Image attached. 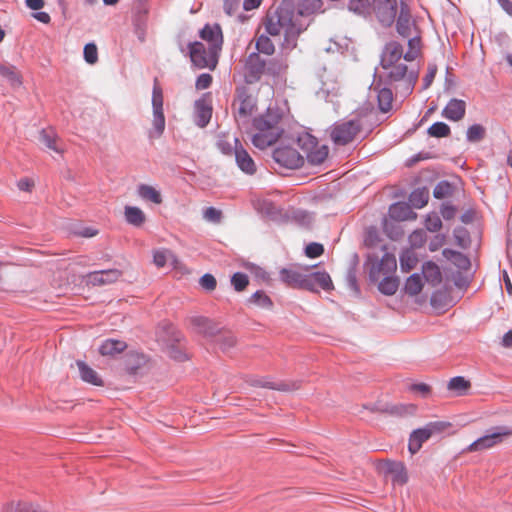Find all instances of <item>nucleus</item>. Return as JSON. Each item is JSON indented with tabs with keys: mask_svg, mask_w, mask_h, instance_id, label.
Masks as SVG:
<instances>
[{
	"mask_svg": "<svg viewBox=\"0 0 512 512\" xmlns=\"http://www.w3.org/2000/svg\"><path fill=\"white\" fill-rule=\"evenodd\" d=\"M389 217L395 221L415 220L417 214L404 202L394 203L389 208Z\"/></svg>",
	"mask_w": 512,
	"mask_h": 512,
	"instance_id": "nucleus-21",
	"label": "nucleus"
},
{
	"mask_svg": "<svg viewBox=\"0 0 512 512\" xmlns=\"http://www.w3.org/2000/svg\"><path fill=\"white\" fill-rule=\"evenodd\" d=\"M455 213V208L449 205L443 206L441 209V215L447 220L452 219L455 216Z\"/></svg>",
	"mask_w": 512,
	"mask_h": 512,
	"instance_id": "nucleus-64",
	"label": "nucleus"
},
{
	"mask_svg": "<svg viewBox=\"0 0 512 512\" xmlns=\"http://www.w3.org/2000/svg\"><path fill=\"white\" fill-rule=\"evenodd\" d=\"M188 322L194 332L205 337L212 336L216 330L213 322L203 316H192L188 319Z\"/></svg>",
	"mask_w": 512,
	"mask_h": 512,
	"instance_id": "nucleus-23",
	"label": "nucleus"
},
{
	"mask_svg": "<svg viewBox=\"0 0 512 512\" xmlns=\"http://www.w3.org/2000/svg\"><path fill=\"white\" fill-rule=\"evenodd\" d=\"M450 132V127L444 122H436L428 128V134L435 138L447 137Z\"/></svg>",
	"mask_w": 512,
	"mask_h": 512,
	"instance_id": "nucleus-42",
	"label": "nucleus"
},
{
	"mask_svg": "<svg viewBox=\"0 0 512 512\" xmlns=\"http://www.w3.org/2000/svg\"><path fill=\"white\" fill-rule=\"evenodd\" d=\"M250 384L254 387L267 388L272 390L291 392L298 390L301 387V381H289L274 383L268 378H257L251 380Z\"/></svg>",
	"mask_w": 512,
	"mask_h": 512,
	"instance_id": "nucleus-16",
	"label": "nucleus"
},
{
	"mask_svg": "<svg viewBox=\"0 0 512 512\" xmlns=\"http://www.w3.org/2000/svg\"><path fill=\"white\" fill-rule=\"evenodd\" d=\"M281 115L277 111L268 109L267 112L253 121L256 130L252 136V143L259 149L273 145L283 133Z\"/></svg>",
	"mask_w": 512,
	"mask_h": 512,
	"instance_id": "nucleus-3",
	"label": "nucleus"
},
{
	"mask_svg": "<svg viewBox=\"0 0 512 512\" xmlns=\"http://www.w3.org/2000/svg\"><path fill=\"white\" fill-rule=\"evenodd\" d=\"M298 145L301 147L304 157L312 165L323 163L328 156V147L326 145H319L317 139L310 134L300 136L298 138Z\"/></svg>",
	"mask_w": 512,
	"mask_h": 512,
	"instance_id": "nucleus-7",
	"label": "nucleus"
},
{
	"mask_svg": "<svg viewBox=\"0 0 512 512\" xmlns=\"http://www.w3.org/2000/svg\"><path fill=\"white\" fill-rule=\"evenodd\" d=\"M418 264V257L412 250H406L400 255V267L403 272H409Z\"/></svg>",
	"mask_w": 512,
	"mask_h": 512,
	"instance_id": "nucleus-35",
	"label": "nucleus"
},
{
	"mask_svg": "<svg viewBox=\"0 0 512 512\" xmlns=\"http://www.w3.org/2000/svg\"><path fill=\"white\" fill-rule=\"evenodd\" d=\"M153 263L158 268L165 267L170 263L173 267H178L179 260L169 249H156L153 251Z\"/></svg>",
	"mask_w": 512,
	"mask_h": 512,
	"instance_id": "nucleus-25",
	"label": "nucleus"
},
{
	"mask_svg": "<svg viewBox=\"0 0 512 512\" xmlns=\"http://www.w3.org/2000/svg\"><path fill=\"white\" fill-rule=\"evenodd\" d=\"M396 29L399 35L408 39V50L405 52L404 60L415 61L421 55V37L409 12L403 6L397 19Z\"/></svg>",
	"mask_w": 512,
	"mask_h": 512,
	"instance_id": "nucleus-4",
	"label": "nucleus"
},
{
	"mask_svg": "<svg viewBox=\"0 0 512 512\" xmlns=\"http://www.w3.org/2000/svg\"><path fill=\"white\" fill-rule=\"evenodd\" d=\"M434 197L437 199H443L450 194V185L447 182L439 183L434 191Z\"/></svg>",
	"mask_w": 512,
	"mask_h": 512,
	"instance_id": "nucleus-55",
	"label": "nucleus"
},
{
	"mask_svg": "<svg viewBox=\"0 0 512 512\" xmlns=\"http://www.w3.org/2000/svg\"><path fill=\"white\" fill-rule=\"evenodd\" d=\"M26 6L31 10L38 11L44 7V0H25Z\"/></svg>",
	"mask_w": 512,
	"mask_h": 512,
	"instance_id": "nucleus-63",
	"label": "nucleus"
},
{
	"mask_svg": "<svg viewBox=\"0 0 512 512\" xmlns=\"http://www.w3.org/2000/svg\"><path fill=\"white\" fill-rule=\"evenodd\" d=\"M165 129V116L163 110L153 111V130L150 132V137H160Z\"/></svg>",
	"mask_w": 512,
	"mask_h": 512,
	"instance_id": "nucleus-37",
	"label": "nucleus"
},
{
	"mask_svg": "<svg viewBox=\"0 0 512 512\" xmlns=\"http://www.w3.org/2000/svg\"><path fill=\"white\" fill-rule=\"evenodd\" d=\"M362 124L358 119L342 120L329 129V136L335 145L344 146L353 142L361 132Z\"/></svg>",
	"mask_w": 512,
	"mask_h": 512,
	"instance_id": "nucleus-5",
	"label": "nucleus"
},
{
	"mask_svg": "<svg viewBox=\"0 0 512 512\" xmlns=\"http://www.w3.org/2000/svg\"><path fill=\"white\" fill-rule=\"evenodd\" d=\"M274 160L283 167L297 169L304 163V155L290 146L277 147L273 152Z\"/></svg>",
	"mask_w": 512,
	"mask_h": 512,
	"instance_id": "nucleus-10",
	"label": "nucleus"
},
{
	"mask_svg": "<svg viewBox=\"0 0 512 512\" xmlns=\"http://www.w3.org/2000/svg\"><path fill=\"white\" fill-rule=\"evenodd\" d=\"M510 435H512V430H510L506 427L497 428V431H495L491 434L485 435L483 437H480L479 439H477L476 441L471 443L465 449V451L466 452H477V451H483L486 449H490V448L494 447L495 445L501 443L504 440V438H506Z\"/></svg>",
	"mask_w": 512,
	"mask_h": 512,
	"instance_id": "nucleus-9",
	"label": "nucleus"
},
{
	"mask_svg": "<svg viewBox=\"0 0 512 512\" xmlns=\"http://www.w3.org/2000/svg\"><path fill=\"white\" fill-rule=\"evenodd\" d=\"M307 282L310 287H306V290L316 291L317 287L322 288L325 291H330L334 288L331 277L326 272H313L307 274Z\"/></svg>",
	"mask_w": 512,
	"mask_h": 512,
	"instance_id": "nucleus-19",
	"label": "nucleus"
},
{
	"mask_svg": "<svg viewBox=\"0 0 512 512\" xmlns=\"http://www.w3.org/2000/svg\"><path fill=\"white\" fill-rule=\"evenodd\" d=\"M442 227V221L436 213L428 214L425 219V228L430 232H437Z\"/></svg>",
	"mask_w": 512,
	"mask_h": 512,
	"instance_id": "nucleus-47",
	"label": "nucleus"
},
{
	"mask_svg": "<svg viewBox=\"0 0 512 512\" xmlns=\"http://www.w3.org/2000/svg\"><path fill=\"white\" fill-rule=\"evenodd\" d=\"M122 276L118 269L95 271L87 275L88 283L93 285H106L116 282Z\"/></svg>",
	"mask_w": 512,
	"mask_h": 512,
	"instance_id": "nucleus-17",
	"label": "nucleus"
},
{
	"mask_svg": "<svg viewBox=\"0 0 512 512\" xmlns=\"http://www.w3.org/2000/svg\"><path fill=\"white\" fill-rule=\"evenodd\" d=\"M17 186L22 191L30 192L34 186V182L29 178H22L18 181Z\"/></svg>",
	"mask_w": 512,
	"mask_h": 512,
	"instance_id": "nucleus-62",
	"label": "nucleus"
},
{
	"mask_svg": "<svg viewBox=\"0 0 512 512\" xmlns=\"http://www.w3.org/2000/svg\"><path fill=\"white\" fill-rule=\"evenodd\" d=\"M240 0H225L224 1V11L227 15L232 16L239 9Z\"/></svg>",
	"mask_w": 512,
	"mask_h": 512,
	"instance_id": "nucleus-60",
	"label": "nucleus"
},
{
	"mask_svg": "<svg viewBox=\"0 0 512 512\" xmlns=\"http://www.w3.org/2000/svg\"><path fill=\"white\" fill-rule=\"evenodd\" d=\"M235 117L238 122H246L256 110V99L246 91H240L235 102Z\"/></svg>",
	"mask_w": 512,
	"mask_h": 512,
	"instance_id": "nucleus-12",
	"label": "nucleus"
},
{
	"mask_svg": "<svg viewBox=\"0 0 512 512\" xmlns=\"http://www.w3.org/2000/svg\"><path fill=\"white\" fill-rule=\"evenodd\" d=\"M449 426L445 422H430L423 428L414 430L409 438L408 449L411 454H415L420 450L423 443L426 442L434 434L443 432Z\"/></svg>",
	"mask_w": 512,
	"mask_h": 512,
	"instance_id": "nucleus-8",
	"label": "nucleus"
},
{
	"mask_svg": "<svg viewBox=\"0 0 512 512\" xmlns=\"http://www.w3.org/2000/svg\"><path fill=\"white\" fill-rule=\"evenodd\" d=\"M126 347L127 345L123 341L108 339L102 343L99 348V352L104 356H113L124 351Z\"/></svg>",
	"mask_w": 512,
	"mask_h": 512,
	"instance_id": "nucleus-30",
	"label": "nucleus"
},
{
	"mask_svg": "<svg viewBox=\"0 0 512 512\" xmlns=\"http://www.w3.org/2000/svg\"><path fill=\"white\" fill-rule=\"evenodd\" d=\"M211 115H212V109L211 107L206 104L205 101H198L196 102V124L199 126V127H205L210 119H211Z\"/></svg>",
	"mask_w": 512,
	"mask_h": 512,
	"instance_id": "nucleus-32",
	"label": "nucleus"
},
{
	"mask_svg": "<svg viewBox=\"0 0 512 512\" xmlns=\"http://www.w3.org/2000/svg\"><path fill=\"white\" fill-rule=\"evenodd\" d=\"M231 283L236 291L241 292L248 286L249 279L246 274L237 272L232 276Z\"/></svg>",
	"mask_w": 512,
	"mask_h": 512,
	"instance_id": "nucleus-46",
	"label": "nucleus"
},
{
	"mask_svg": "<svg viewBox=\"0 0 512 512\" xmlns=\"http://www.w3.org/2000/svg\"><path fill=\"white\" fill-rule=\"evenodd\" d=\"M422 273L428 283L437 286L442 281L440 268L433 262H426L422 266Z\"/></svg>",
	"mask_w": 512,
	"mask_h": 512,
	"instance_id": "nucleus-27",
	"label": "nucleus"
},
{
	"mask_svg": "<svg viewBox=\"0 0 512 512\" xmlns=\"http://www.w3.org/2000/svg\"><path fill=\"white\" fill-rule=\"evenodd\" d=\"M256 49L260 53H263V54H266V55H272L274 53V51H275L274 44L272 43L270 38L265 36V35H260L256 39Z\"/></svg>",
	"mask_w": 512,
	"mask_h": 512,
	"instance_id": "nucleus-43",
	"label": "nucleus"
},
{
	"mask_svg": "<svg viewBox=\"0 0 512 512\" xmlns=\"http://www.w3.org/2000/svg\"><path fill=\"white\" fill-rule=\"evenodd\" d=\"M281 280L286 283L288 286L293 288H303L310 287L307 282V274H303L296 269H283L280 272Z\"/></svg>",
	"mask_w": 512,
	"mask_h": 512,
	"instance_id": "nucleus-18",
	"label": "nucleus"
},
{
	"mask_svg": "<svg viewBox=\"0 0 512 512\" xmlns=\"http://www.w3.org/2000/svg\"><path fill=\"white\" fill-rule=\"evenodd\" d=\"M324 248L322 244L310 243L306 246L305 253L310 258H316L323 254Z\"/></svg>",
	"mask_w": 512,
	"mask_h": 512,
	"instance_id": "nucleus-52",
	"label": "nucleus"
},
{
	"mask_svg": "<svg viewBox=\"0 0 512 512\" xmlns=\"http://www.w3.org/2000/svg\"><path fill=\"white\" fill-rule=\"evenodd\" d=\"M373 9L379 21L385 26H390L397 14V1L373 0Z\"/></svg>",
	"mask_w": 512,
	"mask_h": 512,
	"instance_id": "nucleus-13",
	"label": "nucleus"
},
{
	"mask_svg": "<svg viewBox=\"0 0 512 512\" xmlns=\"http://www.w3.org/2000/svg\"><path fill=\"white\" fill-rule=\"evenodd\" d=\"M125 218L129 224L137 227L141 226L146 220L144 212L134 206L125 207Z\"/></svg>",
	"mask_w": 512,
	"mask_h": 512,
	"instance_id": "nucleus-33",
	"label": "nucleus"
},
{
	"mask_svg": "<svg viewBox=\"0 0 512 512\" xmlns=\"http://www.w3.org/2000/svg\"><path fill=\"white\" fill-rule=\"evenodd\" d=\"M138 195L146 200L150 201L154 204H161L162 203V196L160 191H158L153 186L147 185V184H141L138 186Z\"/></svg>",
	"mask_w": 512,
	"mask_h": 512,
	"instance_id": "nucleus-31",
	"label": "nucleus"
},
{
	"mask_svg": "<svg viewBox=\"0 0 512 512\" xmlns=\"http://www.w3.org/2000/svg\"><path fill=\"white\" fill-rule=\"evenodd\" d=\"M40 142L50 150L61 153L62 149L58 145V139L52 130L43 129L39 136Z\"/></svg>",
	"mask_w": 512,
	"mask_h": 512,
	"instance_id": "nucleus-34",
	"label": "nucleus"
},
{
	"mask_svg": "<svg viewBox=\"0 0 512 512\" xmlns=\"http://www.w3.org/2000/svg\"><path fill=\"white\" fill-rule=\"evenodd\" d=\"M200 38L207 43V47L214 51H221L223 44V35L218 25H205L200 31Z\"/></svg>",
	"mask_w": 512,
	"mask_h": 512,
	"instance_id": "nucleus-15",
	"label": "nucleus"
},
{
	"mask_svg": "<svg viewBox=\"0 0 512 512\" xmlns=\"http://www.w3.org/2000/svg\"><path fill=\"white\" fill-rule=\"evenodd\" d=\"M423 288V282L419 274H413L406 280L404 290L410 296L418 295Z\"/></svg>",
	"mask_w": 512,
	"mask_h": 512,
	"instance_id": "nucleus-36",
	"label": "nucleus"
},
{
	"mask_svg": "<svg viewBox=\"0 0 512 512\" xmlns=\"http://www.w3.org/2000/svg\"><path fill=\"white\" fill-rule=\"evenodd\" d=\"M403 47L393 41L385 46L381 58V66L391 82L406 80L410 85L416 83L419 70L414 61L404 60Z\"/></svg>",
	"mask_w": 512,
	"mask_h": 512,
	"instance_id": "nucleus-2",
	"label": "nucleus"
},
{
	"mask_svg": "<svg viewBox=\"0 0 512 512\" xmlns=\"http://www.w3.org/2000/svg\"><path fill=\"white\" fill-rule=\"evenodd\" d=\"M377 467L381 473L390 476L395 484L404 485L408 481L407 470L402 462L383 460Z\"/></svg>",
	"mask_w": 512,
	"mask_h": 512,
	"instance_id": "nucleus-11",
	"label": "nucleus"
},
{
	"mask_svg": "<svg viewBox=\"0 0 512 512\" xmlns=\"http://www.w3.org/2000/svg\"><path fill=\"white\" fill-rule=\"evenodd\" d=\"M236 338L232 334H225L219 339V346L223 351H228L236 345Z\"/></svg>",
	"mask_w": 512,
	"mask_h": 512,
	"instance_id": "nucleus-51",
	"label": "nucleus"
},
{
	"mask_svg": "<svg viewBox=\"0 0 512 512\" xmlns=\"http://www.w3.org/2000/svg\"><path fill=\"white\" fill-rule=\"evenodd\" d=\"M212 83V76L208 73L201 74L196 80V88L198 90L207 89Z\"/></svg>",
	"mask_w": 512,
	"mask_h": 512,
	"instance_id": "nucleus-58",
	"label": "nucleus"
},
{
	"mask_svg": "<svg viewBox=\"0 0 512 512\" xmlns=\"http://www.w3.org/2000/svg\"><path fill=\"white\" fill-rule=\"evenodd\" d=\"M152 105L154 110H163V93L161 87L155 81L152 95Z\"/></svg>",
	"mask_w": 512,
	"mask_h": 512,
	"instance_id": "nucleus-49",
	"label": "nucleus"
},
{
	"mask_svg": "<svg viewBox=\"0 0 512 512\" xmlns=\"http://www.w3.org/2000/svg\"><path fill=\"white\" fill-rule=\"evenodd\" d=\"M0 75L5 78L12 87H20L22 85V76L13 65L0 64Z\"/></svg>",
	"mask_w": 512,
	"mask_h": 512,
	"instance_id": "nucleus-28",
	"label": "nucleus"
},
{
	"mask_svg": "<svg viewBox=\"0 0 512 512\" xmlns=\"http://www.w3.org/2000/svg\"><path fill=\"white\" fill-rule=\"evenodd\" d=\"M84 58L87 63L95 64L98 60V50L94 43H88L84 47Z\"/></svg>",
	"mask_w": 512,
	"mask_h": 512,
	"instance_id": "nucleus-50",
	"label": "nucleus"
},
{
	"mask_svg": "<svg viewBox=\"0 0 512 512\" xmlns=\"http://www.w3.org/2000/svg\"><path fill=\"white\" fill-rule=\"evenodd\" d=\"M286 70L287 64L282 59L273 58L266 62L265 75L280 78L286 73Z\"/></svg>",
	"mask_w": 512,
	"mask_h": 512,
	"instance_id": "nucleus-29",
	"label": "nucleus"
},
{
	"mask_svg": "<svg viewBox=\"0 0 512 512\" xmlns=\"http://www.w3.org/2000/svg\"><path fill=\"white\" fill-rule=\"evenodd\" d=\"M436 73H437V66L434 65V64H430L428 66V70H427V73L423 79V87L425 89H427L428 87H430V85L432 84L435 76H436Z\"/></svg>",
	"mask_w": 512,
	"mask_h": 512,
	"instance_id": "nucleus-57",
	"label": "nucleus"
},
{
	"mask_svg": "<svg viewBox=\"0 0 512 512\" xmlns=\"http://www.w3.org/2000/svg\"><path fill=\"white\" fill-rule=\"evenodd\" d=\"M443 253L445 256H448V254H450L454 258V260L457 261L458 266H460L462 268H465L466 265L469 263L468 259L466 257H464L459 252H455V251H451V250H444Z\"/></svg>",
	"mask_w": 512,
	"mask_h": 512,
	"instance_id": "nucleus-61",
	"label": "nucleus"
},
{
	"mask_svg": "<svg viewBox=\"0 0 512 512\" xmlns=\"http://www.w3.org/2000/svg\"><path fill=\"white\" fill-rule=\"evenodd\" d=\"M200 285L208 291H213L216 288L217 282L213 275L205 274L200 279Z\"/></svg>",
	"mask_w": 512,
	"mask_h": 512,
	"instance_id": "nucleus-56",
	"label": "nucleus"
},
{
	"mask_svg": "<svg viewBox=\"0 0 512 512\" xmlns=\"http://www.w3.org/2000/svg\"><path fill=\"white\" fill-rule=\"evenodd\" d=\"M409 240H410V243L412 246L414 247H421L425 241H426V237H425V233L423 230H416L414 231L410 237H409Z\"/></svg>",
	"mask_w": 512,
	"mask_h": 512,
	"instance_id": "nucleus-54",
	"label": "nucleus"
},
{
	"mask_svg": "<svg viewBox=\"0 0 512 512\" xmlns=\"http://www.w3.org/2000/svg\"><path fill=\"white\" fill-rule=\"evenodd\" d=\"M379 108L382 112H388L392 107L393 94L390 89L383 88L379 90L378 95Z\"/></svg>",
	"mask_w": 512,
	"mask_h": 512,
	"instance_id": "nucleus-39",
	"label": "nucleus"
},
{
	"mask_svg": "<svg viewBox=\"0 0 512 512\" xmlns=\"http://www.w3.org/2000/svg\"><path fill=\"white\" fill-rule=\"evenodd\" d=\"M76 364L79 369L80 377L83 381L93 384L95 386H103L102 379L99 377V375L94 369L89 367L83 361H77Z\"/></svg>",
	"mask_w": 512,
	"mask_h": 512,
	"instance_id": "nucleus-26",
	"label": "nucleus"
},
{
	"mask_svg": "<svg viewBox=\"0 0 512 512\" xmlns=\"http://www.w3.org/2000/svg\"><path fill=\"white\" fill-rule=\"evenodd\" d=\"M249 302L254 304L260 308L271 309L273 306V302L270 297L265 294L263 291L255 292L250 298Z\"/></svg>",
	"mask_w": 512,
	"mask_h": 512,
	"instance_id": "nucleus-41",
	"label": "nucleus"
},
{
	"mask_svg": "<svg viewBox=\"0 0 512 512\" xmlns=\"http://www.w3.org/2000/svg\"><path fill=\"white\" fill-rule=\"evenodd\" d=\"M467 140L470 142H478L485 136V128L480 124L470 126L466 133Z\"/></svg>",
	"mask_w": 512,
	"mask_h": 512,
	"instance_id": "nucleus-45",
	"label": "nucleus"
},
{
	"mask_svg": "<svg viewBox=\"0 0 512 512\" xmlns=\"http://www.w3.org/2000/svg\"><path fill=\"white\" fill-rule=\"evenodd\" d=\"M349 9L358 14H366L370 11L369 0H350Z\"/></svg>",
	"mask_w": 512,
	"mask_h": 512,
	"instance_id": "nucleus-48",
	"label": "nucleus"
},
{
	"mask_svg": "<svg viewBox=\"0 0 512 512\" xmlns=\"http://www.w3.org/2000/svg\"><path fill=\"white\" fill-rule=\"evenodd\" d=\"M466 103L460 99H451L442 111L443 117L450 121H459L465 116Z\"/></svg>",
	"mask_w": 512,
	"mask_h": 512,
	"instance_id": "nucleus-20",
	"label": "nucleus"
},
{
	"mask_svg": "<svg viewBox=\"0 0 512 512\" xmlns=\"http://www.w3.org/2000/svg\"><path fill=\"white\" fill-rule=\"evenodd\" d=\"M266 62L260 58L257 53H252L246 60V69L249 72V81L260 79L265 74Z\"/></svg>",
	"mask_w": 512,
	"mask_h": 512,
	"instance_id": "nucleus-24",
	"label": "nucleus"
},
{
	"mask_svg": "<svg viewBox=\"0 0 512 512\" xmlns=\"http://www.w3.org/2000/svg\"><path fill=\"white\" fill-rule=\"evenodd\" d=\"M470 386V382L461 376L452 378L448 383V389L457 392L459 395L464 394Z\"/></svg>",
	"mask_w": 512,
	"mask_h": 512,
	"instance_id": "nucleus-40",
	"label": "nucleus"
},
{
	"mask_svg": "<svg viewBox=\"0 0 512 512\" xmlns=\"http://www.w3.org/2000/svg\"><path fill=\"white\" fill-rule=\"evenodd\" d=\"M235 143V158L238 167L247 174H254L256 172V165L246 150L242 147H237L239 143L237 138H234Z\"/></svg>",
	"mask_w": 512,
	"mask_h": 512,
	"instance_id": "nucleus-22",
	"label": "nucleus"
},
{
	"mask_svg": "<svg viewBox=\"0 0 512 512\" xmlns=\"http://www.w3.org/2000/svg\"><path fill=\"white\" fill-rule=\"evenodd\" d=\"M397 268V261L393 254L385 253L379 261H375L370 269V277L377 281L381 276L393 273Z\"/></svg>",
	"mask_w": 512,
	"mask_h": 512,
	"instance_id": "nucleus-14",
	"label": "nucleus"
},
{
	"mask_svg": "<svg viewBox=\"0 0 512 512\" xmlns=\"http://www.w3.org/2000/svg\"><path fill=\"white\" fill-rule=\"evenodd\" d=\"M298 7L301 8V13L311 15L322 7L321 0H299Z\"/></svg>",
	"mask_w": 512,
	"mask_h": 512,
	"instance_id": "nucleus-44",
	"label": "nucleus"
},
{
	"mask_svg": "<svg viewBox=\"0 0 512 512\" xmlns=\"http://www.w3.org/2000/svg\"><path fill=\"white\" fill-rule=\"evenodd\" d=\"M399 287V280L396 277H384L379 282L378 289L385 295H394Z\"/></svg>",
	"mask_w": 512,
	"mask_h": 512,
	"instance_id": "nucleus-38",
	"label": "nucleus"
},
{
	"mask_svg": "<svg viewBox=\"0 0 512 512\" xmlns=\"http://www.w3.org/2000/svg\"><path fill=\"white\" fill-rule=\"evenodd\" d=\"M221 211L214 207H209L204 211V218L211 222H219L221 219Z\"/></svg>",
	"mask_w": 512,
	"mask_h": 512,
	"instance_id": "nucleus-59",
	"label": "nucleus"
},
{
	"mask_svg": "<svg viewBox=\"0 0 512 512\" xmlns=\"http://www.w3.org/2000/svg\"><path fill=\"white\" fill-rule=\"evenodd\" d=\"M35 508L36 507L30 503L18 502V503H11L9 506V511L10 512H34Z\"/></svg>",
	"mask_w": 512,
	"mask_h": 512,
	"instance_id": "nucleus-53",
	"label": "nucleus"
},
{
	"mask_svg": "<svg viewBox=\"0 0 512 512\" xmlns=\"http://www.w3.org/2000/svg\"><path fill=\"white\" fill-rule=\"evenodd\" d=\"M220 51H214L202 42H193L189 45L190 59L199 69L214 70L218 64Z\"/></svg>",
	"mask_w": 512,
	"mask_h": 512,
	"instance_id": "nucleus-6",
	"label": "nucleus"
},
{
	"mask_svg": "<svg viewBox=\"0 0 512 512\" xmlns=\"http://www.w3.org/2000/svg\"><path fill=\"white\" fill-rule=\"evenodd\" d=\"M306 13H301V8L295 13L291 4L283 3L275 9L267 12L264 22L266 32L271 36H284L286 41L294 39L308 23L304 20Z\"/></svg>",
	"mask_w": 512,
	"mask_h": 512,
	"instance_id": "nucleus-1",
	"label": "nucleus"
}]
</instances>
